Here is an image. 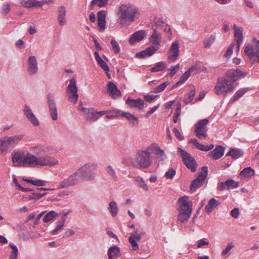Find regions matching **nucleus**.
Wrapping results in <instances>:
<instances>
[{"instance_id": "nucleus-36", "label": "nucleus", "mask_w": 259, "mask_h": 259, "mask_svg": "<svg viewBox=\"0 0 259 259\" xmlns=\"http://www.w3.org/2000/svg\"><path fill=\"white\" fill-rule=\"evenodd\" d=\"M110 0H92L90 3V7L93 8L95 7L99 8L105 7Z\"/></svg>"}, {"instance_id": "nucleus-33", "label": "nucleus", "mask_w": 259, "mask_h": 259, "mask_svg": "<svg viewBox=\"0 0 259 259\" xmlns=\"http://www.w3.org/2000/svg\"><path fill=\"white\" fill-rule=\"evenodd\" d=\"M65 222V218H63L61 220H59L56 223V227L55 229L51 231L52 235H57L59 234L62 230Z\"/></svg>"}, {"instance_id": "nucleus-25", "label": "nucleus", "mask_w": 259, "mask_h": 259, "mask_svg": "<svg viewBox=\"0 0 259 259\" xmlns=\"http://www.w3.org/2000/svg\"><path fill=\"white\" fill-rule=\"evenodd\" d=\"M238 187V183L232 179H230L225 182H220L219 184L218 188L221 191L226 189H234Z\"/></svg>"}, {"instance_id": "nucleus-16", "label": "nucleus", "mask_w": 259, "mask_h": 259, "mask_svg": "<svg viewBox=\"0 0 259 259\" xmlns=\"http://www.w3.org/2000/svg\"><path fill=\"white\" fill-rule=\"evenodd\" d=\"M77 92V89L76 81L74 78H72L70 80V83L67 87V93L69 95V99L74 104L76 103L78 98Z\"/></svg>"}, {"instance_id": "nucleus-52", "label": "nucleus", "mask_w": 259, "mask_h": 259, "mask_svg": "<svg viewBox=\"0 0 259 259\" xmlns=\"http://www.w3.org/2000/svg\"><path fill=\"white\" fill-rule=\"evenodd\" d=\"M154 23L157 27L158 28H163V26H165L166 24L163 20V19L160 17H156L154 19Z\"/></svg>"}, {"instance_id": "nucleus-54", "label": "nucleus", "mask_w": 259, "mask_h": 259, "mask_svg": "<svg viewBox=\"0 0 259 259\" xmlns=\"http://www.w3.org/2000/svg\"><path fill=\"white\" fill-rule=\"evenodd\" d=\"M111 44L114 52L116 54L118 53L120 51V47L118 43L115 40L112 39L111 41Z\"/></svg>"}, {"instance_id": "nucleus-49", "label": "nucleus", "mask_w": 259, "mask_h": 259, "mask_svg": "<svg viewBox=\"0 0 259 259\" xmlns=\"http://www.w3.org/2000/svg\"><path fill=\"white\" fill-rule=\"evenodd\" d=\"M12 250L10 255V259H17L18 250L17 246L12 244H9Z\"/></svg>"}, {"instance_id": "nucleus-55", "label": "nucleus", "mask_w": 259, "mask_h": 259, "mask_svg": "<svg viewBox=\"0 0 259 259\" xmlns=\"http://www.w3.org/2000/svg\"><path fill=\"white\" fill-rule=\"evenodd\" d=\"M234 247V245L232 243H228L225 249L222 252V256H225L229 254L230 250Z\"/></svg>"}, {"instance_id": "nucleus-12", "label": "nucleus", "mask_w": 259, "mask_h": 259, "mask_svg": "<svg viewBox=\"0 0 259 259\" xmlns=\"http://www.w3.org/2000/svg\"><path fill=\"white\" fill-rule=\"evenodd\" d=\"M208 121V119H204L200 120L195 124V133L199 139H205L207 137V124Z\"/></svg>"}, {"instance_id": "nucleus-59", "label": "nucleus", "mask_w": 259, "mask_h": 259, "mask_svg": "<svg viewBox=\"0 0 259 259\" xmlns=\"http://www.w3.org/2000/svg\"><path fill=\"white\" fill-rule=\"evenodd\" d=\"M106 12L102 10L99 11L97 13V20H106Z\"/></svg>"}, {"instance_id": "nucleus-5", "label": "nucleus", "mask_w": 259, "mask_h": 259, "mask_svg": "<svg viewBox=\"0 0 259 259\" xmlns=\"http://www.w3.org/2000/svg\"><path fill=\"white\" fill-rule=\"evenodd\" d=\"M136 162H133V165L138 168H147L152 164V158L150 152L146 150H139L137 152Z\"/></svg>"}, {"instance_id": "nucleus-51", "label": "nucleus", "mask_w": 259, "mask_h": 259, "mask_svg": "<svg viewBox=\"0 0 259 259\" xmlns=\"http://www.w3.org/2000/svg\"><path fill=\"white\" fill-rule=\"evenodd\" d=\"M246 91L244 89L239 90L237 91L232 98L231 99L230 101L233 102L237 100L239 98H241L245 93Z\"/></svg>"}, {"instance_id": "nucleus-61", "label": "nucleus", "mask_w": 259, "mask_h": 259, "mask_svg": "<svg viewBox=\"0 0 259 259\" xmlns=\"http://www.w3.org/2000/svg\"><path fill=\"white\" fill-rule=\"evenodd\" d=\"M28 7H41L42 4V1L39 2L36 0H33L28 3Z\"/></svg>"}, {"instance_id": "nucleus-34", "label": "nucleus", "mask_w": 259, "mask_h": 259, "mask_svg": "<svg viewBox=\"0 0 259 259\" xmlns=\"http://www.w3.org/2000/svg\"><path fill=\"white\" fill-rule=\"evenodd\" d=\"M134 179L139 187L146 191H148L149 190L148 186L143 178L140 176H137L134 177Z\"/></svg>"}, {"instance_id": "nucleus-18", "label": "nucleus", "mask_w": 259, "mask_h": 259, "mask_svg": "<svg viewBox=\"0 0 259 259\" xmlns=\"http://www.w3.org/2000/svg\"><path fill=\"white\" fill-rule=\"evenodd\" d=\"M149 151H151L156 155L159 161H164L166 158L164 151L156 143L151 144L147 147Z\"/></svg>"}, {"instance_id": "nucleus-30", "label": "nucleus", "mask_w": 259, "mask_h": 259, "mask_svg": "<svg viewBox=\"0 0 259 259\" xmlns=\"http://www.w3.org/2000/svg\"><path fill=\"white\" fill-rule=\"evenodd\" d=\"M225 152V148L221 146L216 147L212 150L209 155L211 156L213 159L217 160L220 159L223 156Z\"/></svg>"}, {"instance_id": "nucleus-17", "label": "nucleus", "mask_w": 259, "mask_h": 259, "mask_svg": "<svg viewBox=\"0 0 259 259\" xmlns=\"http://www.w3.org/2000/svg\"><path fill=\"white\" fill-rule=\"evenodd\" d=\"M78 109L82 113V115L86 120L88 121H95L98 119L97 111H95L94 108H86L79 106Z\"/></svg>"}, {"instance_id": "nucleus-62", "label": "nucleus", "mask_w": 259, "mask_h": 259, "mask_svg": "<svg viewBox=\"0 0 259 259\" xmlns=\"http://www.w3.org/2000/svg\"><path fill=\"white\" fill-rule=\"evenodd\" d=\"M73 193V191L70 190H65L61 191L58 194V196L63 197L64 196H67L71 195Z\"/></svg>"}, {"instance_id": "nucleus-39", "label": "nucleus", "mask_w": 259, "mask_h": 259, "mask_svg": "<svg viewBox=\"0 0 259 259\" xmlns=\"http://www.w3.org/2000/svg\"><path fill=\"white\" fill-rule=\"evenodd\" d=\"M108 210L113 217H115L117 215L118 208L116 203L114 201H111L109 204Z\"/></svg>"}, {"instance_id": "nucleus-24", "label": "nucleus", "mask_w": 259, "mask_h": 259, "mask_svg": "<svg viewBox=\"0 0 259 259\" xmlns=\"http://www.w3.org/2000/svg\"><path fill=\"white\" fill-rule=\"evenodd\" d=\"M149 40L152 45L157 46V48H159V46L162 41V37L161 34L157 31V28L154 29V31L151 36L149 37Z\"/></svg>"}, {"instance_id": "nucleus-13", "label": "nucleus", "mask_w": 259, "mask_h": 259, "mask_svg": "<svg viewBox=\"0 0 259 259\" xmlns=\"http://www.w3.org/2000/svg\"><path fill=\"white\" fill-rule=\"evenodd\" d=\"M130 228L134 229V233H132L128 237V241L133 251L137 250L139 249L138 241H139L142 237V235H144V233H139L138 230L135 228L134 225H131Z\"/></svg>"}, {"instance_id": "nucleus-3", "label": "nucleus", "mask_w": 259, "mask_h": 259, "mask_svg": "<svg viewBox=\"0 0 259 259\" xmlns=\"http://www.w3.org/2000/svg\"><path fill=\"white\" fill-rule=\"evenodd\" d=\"M117 21L122 26H127L138 19L141 13L139 8L134 4L126 2L121 3L116 12Z\"/></svg>"}, {"instance_id": "nucleus-21", "label": "nucleus", "mask_w": 259, "mask_h": 259, "mask_svg": "<svg viewBox=\"0 0 259 259\" xmlns=\"http://www.w3.org/2000/svg\"><path fill=\"white\" fill-rule=\"evenodd\" d=\"M23 112L26 118L34 126H38L39 124L38 120L36 117L29 106L25 105Z\"/></svg>"}, {"instance_id": "nucleus-37", "label": "nucleus", "mask_w": 259, "mask_h": 259, "mask_svg": "<svg viewBox=\"0 0 259 259\" xmlns=\"http://www.w3.org/2000/svg\"><path fill=\"white\" fill-rule=\"evenodd\" d=\"M7 137L8 138V143L9 142L11 145V147L13 148L22 139L23 135H19Z\"/></svg>"}, {"instance_id": "nucleus-63", "label": "nucleus", "mask_w": 259, "mask_h": 259, "mask_svg": "<svg viewBox=\"0 0 259 259\" xmlns=\"http://www.w3.org/2000/svg\"><path fill=\"white\" fill-rule=\"evenodd\" d=\"M46 193L41 194L39 193H33L32 195L30 196L29 200L34 199L35 200H38L44 196Z\"/></svg>"}, {"instance_id": "nucleus-27", "label": "nucleus", "mask_w": 259, "mask_h": 259, "mask_svg": "<svg viewBox=\"0 0 259 259\" xmlns=\"http://www.w3.org/2000/svg\"><path fill=\"white\" fill-rule=\"evenodd\" d=\"M126 104L132 108L136 107L140 110L143 109L144 106V101L140 98L137 100L128 98L126 101Z\"/></svg>"}, {"instance_id": "nucleus-2", "label": "nucleus", "mask_w": 259, "mask_h": 259, "mask_svg": "<svg viewBox=\"0 0 259 259\" xmlns=\"http://www.w3.org/2000/svg\"><path fill=\"white\" fill-rule=\"evenodd\" d=\"M247 73L239 69L228 70L223 78H219L214 87V92L219 95H225L232 92L235 88L234 83L240 77H244Z\"/></svg>"}, {"instance_id": "nucleus-43", "label": "nucleus", "mask_w": 259, "mask_h": 259, "mask_svg": "<svg viewBox=\"0 0 259 259\" xmlns=\"http://www.w3.org/2000/svg\"><path fill=\"white\" fill-rule=\"evenodd\" d=\"M1 149L3 152L6 151L8 149L12 148L11 145L8 143V138L7 137L4 139L0 140Z\"/></svg>"}, {"instance_id": "nucleus-9", "label": "nucleus", "mask_w": 259, "mask_h": 259, "mask_svg": "<svg viewBox=\"0 0 259 259\" xmlns=\"http://www.w3.org/2000/svg\"><path fill=\"white\" fill-rule=\"evenodd\" d=\"M79 177L80 176L78 169L76 172L69 176L66 179L60 182L57 188L64 189L78 184L79 182Z\"/></svg>"}, {"instance_id": "nucleus-64", "label": "nucleus", "mask_w": 259, "mask_h": 259, "mask_svg": "<svg viewBox=\"0 0 259 259\" xmlns=\"http://www.w3.org/2000/svg\"><path fill=\"white\" fill-rule=\"evenodd\" d=\"M32 184L38 186H43L46 185V181L41 180H33Z\"/></svg>"}, {"instance_id": "nucleus-35", "label": "nucleus", "mask_w": 259, "mask_h": 259, "mask_svg": "<svg viewBox=\"0 0 259 259\" xmlns=\"http://www.w3.org/2000/svg\"><path fill=\"white\" fill-rule=\"evenodd\" d=\"M96 60L98 62L99 66L105 71H109V68L107 65L106 63L101 58L98 52H95L94 53Z\"/></svg>"}, {"instance_id": "nucleus-50", "label": "nucleus", "mask_w": 259, "mask_h": 259, "mask_svg": "<svg viewBox=\"0 0 259 259\" xmlns=\"http://www.w3.org/2000/svg\"><path fill=\"white\" fill-rule=\"evenodd\" d=\"M121 116L125 117L129 121H137L138 118L129 112H123L121 113Z\"/></svg>"}, {"instance_id": "nucleus-31", "label": "nucleus", "mask_w": 259, "mask_h": 259, "mask_svg": "<svg viewBox=\"0 0 259 259\" xmlns=\"http://www.w3.org/2000/svg\"><path fill=\"white\" fill-rule=\"evenodd\" d=\"M158 49L159 48H157V46L151 45L147 48L144 51L140 53L139 55L142 58H144L146 56H151L153 55Z\"/></svg>"}, {"instance_id": "nucleus-23", "label": "nucleus", "mask_w": 259, "mask_h": 259, "mask_svg": "<svg viewBox=\"0 0 259 259\" xmlns=\"http://www.w3.org/2000/svg\"><path fill=\"white\" fill-rule=\"evenodd\" d=\"M147 35V32L144 30H140L135 32L132 35L129 40V42L131 44H134L137 42L143 40Z\"/></svg>"}, {"instance_id": "nucleus-32", "label": "nucleus", "mask_w": 259, "mask_h": 259, "mask_svg": "<svg viewBox=\"0 0 259 259\" xmlns=\"http://www.w3.org/2000/svg\"><path fill=\"white\" fill-rule=\"evenodd\" d=\"M220 204L219 201L217 200L214 198H211L209 200L208 204L205 206V209L207 213L211 212L213 210L219 206Z\"/></svg>"}, {"instance_id": "nucleus-41", "label": "nucleus", "mask_w": 259, "mask_h": 259, "mask_svg": "<svg viewBox=\"0 0 259 259\" xmlns=\"http://www.w3.org/2000/svg\"><path fill=\"white\" fill-rule=\"evenodd\" d=\"M166 67V63L161 61L157 63L154 66L150 69V71L152 72H156L163 71Z\"/></svg>"}, {"instance_id": "nucleus-53", "label": "nucleus", "mask_w": 259, "mask_h": 259, "mask_svg": "<svg viewBox=\"0 0 259 259\" xmlns=\"http://www.w3.org/2000/svg\"><path fill=\"white\" fill-rule=\"evenodd\" d=\"M180 65L179 64H177L175 66H172L168 69V71L169 72L167 75L172 77L180 69Z\"/></svg>"}, {"instance_id": "nucleus-40", "label": "nucleus", "mask_w": 259, "mask_h": 259, "mask_svg": "<svg viewBox=\"0 0 259 259\" xmlns=\"http://www.w3.org/2000/svg\"><path fill=\"white\" fill-rule=\"evenodd\" d=\"M194 70H195V67H193L190 68L187 71H186L181 77L180 80L177 82V84H182L185 81H186L188 79V78L190 77L191 72H192Z\"/></svg>"}, {"instance_id": "nucleus-11", "label": "nucleus", "mask_w": 259, "mask_h": 259, "mask_svg": "<svg viewBox=\"0 0 259 259\" xmlns=\"http://www.w3.org/2000/svg\"><path fill=\"white\" fill-rule=\"evenodd\" d=\"M179 152L187 167L190 169L193 172L195 171L197 168V164L194 158L187 151L181 148H179Z\"/></svg>"}, {"instance_id": "nucleus-7", "label": "nucleus", "mask_w": 259, "mask_h": 259, "mask_svg": "<svg viewBox=\"0 0 259 259\" xmlns=\"http://www.w3.org/2000/svg\"><path fill=\"white\" fill-rule=\"evenodd\" d=\"M244 55L252 63L259 62V43L253 40L251 43L246 44L244 50Z\"/></svg>"}, {"instance_id": "nucleus-47", "label": "nucleus", "mask_w": 259, "mask_h": 259, "mask_svg": "<svg viewBox=\"0 0 259 259\" xmlns=\"http://www.w3.org/2000/svg\"><path fill=\"white\" fill-rule=\"evenodd\" d=\"M57 213L53 210L50 211L47 213L43 218V221L45 223L49 222L52 221L56 215Z\"/></svg>"}, {"instance_id": "nucleus-26", "label": "nucleus", "mask_w": 259, "mask_h": 259, "mask_svg": "<svg viewBox=\"0 0 259 259\" xmlns=\"http://www.w3.org/2000/svg\"><path fill=\"white\" fill-rule=\"evenodd\" d=\"M233 28L234 30V36L235 40L238 45V49L242 42L243 39V28L241 27H238L236 24H234Z\"/></svg>"}, {"instance_id": "nucleus-58", "label": "nucleus", "mask_w": 259, "mask_h": 259, "mask_svg": "<svg viewBox=\"0 0 259 259\" xmlns=\"http://www.w3.org/2000/svg\"><path fill=\"white\" fill-rule=\"evenodd\" d=\"M234 46V44H232L229 46V47L227 48L226 53L224 54V57L229 58L232 55V54L233 53V49Z\"/></svg>"}, {"instance_id": "nucleus-6", "label": "nucleus", "mask_w": 259, "mask_h": 259, "mask_svg": "<svg viewBox=\"0 0 259 259\" xmlns=\"http://www.w3.org/2000/svg\"><path fill=\"white\" fill-rule=\"evenodd\" d=\"M97 164L94 162L87 163L78 169L81 179L84 181H94L96 177Z\"/></svg>"}, {"instance_id": "nucleus-42", "label": "nucleus", "mask_w": 259, "mask_h": 259, "mask_svg": "<svg viewBox=\"0 0 259 259\" xmlns=\"http://www.w3.org/2000/svg\"><path fill=\"white\" fill-rule=\"evenodd\" d=\"M105 170L107 175L110 177V179L114 180L117 179V176L116 175L115 170L111 165H109L106 166L105 167Z\"/></svg>"}, {"instance_id": "nucleus-57", "label": "nucleus", "mask_w": 259, "mask_h": 259, "mask_svg": "<svg viewBox=\"0 0 259 259\" xmlns=\"http://www.w3.org/2000/svg\"><path fill=\"white\" fill-rule=\"evenodd\" d=\"M197 243V248H201L205 245H208L209 243V241L205 238L199 240Z\"/></svg>"}, {"instance_id": "nucleus-14", "label": "nucleus", "mask_w": 259, "mask_h": 259, "mask_svg": "<svg viewBox=\"0 0 259 259\" xmlns=\"http://www.w3.org/2000/svg\"><path fill=\"white\" fill-rule=\"evenodd\" d=\"M38 70V63L36 57L34 55L30 56L27 60V73L30 75H33L37 73Z\"/></svg>"}, {"instance_id": "nucleus-60", "label": "nucleus", "mask_w": 259, "mask_h": 259, "mask_svg": "<svg viewBox=\"0 0 259 259\" xmlns=\"http://www.w3.org/2000/svg\"><path fill=\"white\" fill-rule=\"evenodd\" d=\"M98 25L99 27V31H103L106 28V20H98Z\"/></svg>"}, {"instance_id": "nucleus-1", "label": "nucleus", "mask_w": 259, "mask_h": 259, "mask_svg": "<svg viewBox=\"0 0 259 259\" xmlns=\"http://www.w3.org/2000/svg\"><path fill=\"white\" fill-rule=\"evenodd\" d=\"M12 161L15 166L44 167L54 166L58 164V160L55 157L49 156L36 157L29 152L23 151L15 152L12 155Z\"/></svg>"}, {"instance_id": "nucleus-48", "label": "nucleus", "mask_w": 259, "mask_h": 259, "mask_svg": "<svg viewBox=\"0 0 259 259\" xmlns=\"http://www.w3.org/2000/svg\"><path fill=\"white\" fill-rule=\"evenodd\" d=\"M169 84V82L168 81L163 82L157 87L154 88L153 92L155 93H161L166 89Z\"/></svg>"}, {"instance_id": "nucleus-45", "label": "nucleus", "mask_w": 259, "mask_h": 259, "mask_svg": "<svg viewBox=\"0 0 259 259\" xmlns=\"http://www.w3.org/2000/svg\"><path fill=\"white\" fill-rule=\"evenodd\" d=\"M254 175V170L250 167L245 168L240 172V175L245 178H250Z\"/></svg>"}, {"instance_id": "nucleus-46", "label": "nucleus", "mask_w": 259, "mask_h": 259, "mask_svg": "<svg viewBox=\"0 0 259 259\" xmlns=\"http://www.w3.org/2000/svg\"><path fill=\"white\" fill-rule=\"evenodd\" d=\"M215 39V36L214 35H211L210 36L206 37L203 40L204 46L205 48H209L212 43L214 42Z\"/></svg>"}, {"instance_id": "nucleus-56", "label": "nucleus", "mask_w": 259, "mask_h": 259, "mask_svg": "<svg viewBox=\"0 0 259 259\" xmlns=\"http://www.w3.org/2000/svg\"><path fill=\"white\" fill-rule=\"evenodd\" d=\"M176 170L173 168H170L165 173V177L167 179H172L176 175Z\"/></svg>"}, {"instance_id": "nucleus-38", "label": "nucleus", "mask_w": 259, "mask_h": 259, "mask_svg": "<svg viewBox=\"0 0 259 259\" xmlns=\"http://www.w3.org/2000/svg\"><path fill=\"white\" fill-rule=\"evenodd\" d=\"M243 154V152L239 149L232 148L227 154V155L231 156L234 159H237Z\"/></svg>"}, {"instance_id": "nucleus-22", "label": "nucleus", "mask_w": 259, "mask_h": 259, "mask_svg": "<svg viewBox=\"0 0 259 259\" xmlns=\"http://www.w3.org/2000/svg\"><path fill=\"white\" fill-rule=\"evenodd\" d=\"M67 11L64 6H61L58 7L57 11V20L58 24L63 26L66 24L67 20L66 19Z\"/></svg>"}, {"instance_id": "nucleus-8", "label": "nucleus", "mask_w": 259, "mask_h": 259, "mask_svg": "<svg viewBox=\"0 0 259 259\" xmlns=\"http://www.w3.org/2000/svg\"><path fill=\"white\" fill-rule=\"evenodd\" d=\"M30 151L36 157L51 156L49 154L52 153V148L47 144H38L33 145L30 147Z\"/></svg>"}, {"instance_id": "nucleus-44", "label": "nucleus", "mask_w": 259, "mask_h": 259, "mask_svg": "<svg viewBox=\"0 0 259 259\" xmlns=\"http://www.w3.org/2000/svg\"><path fill=\"white\" fill-rule=\"evenodd\" d=\"M195 94V89L192 87L190 91V93L186 95L184 102L186 104L190 103L193 100Z\"/></svg>"}, {"instance_id": "nucleus-20", "label": "nucleus", "mask_w": 259, "mask_h": 259, "mask_svg": "<svg viewBox=\"0 0 259 259\" xmlns=\"http://www.w3.org/2000/svg\"><path fill=\"white\" fill-rule=\"evenodd\" d=\"M107 92L113 99L120 97L121 95V92L118 89L116 85L111 81L107 84Z\"/></svg>"}, {"instance_id": "nucleus-10", "label": "nucleus", "mask_w": 259, "mask_h": 259, "mask_svg": "<svg viewBox=\"0 0 259 259\" xmlns=\"http://www.w3.org/2000/svg\"><path fill=\"white\" fill-rule=\"evenodd\" d=\"M208 175V168L207 166H203L198 177L194 180L190 187L191 192H195L198 188L201 187Z\"/></svg>"}, {"instance_id": "nucleus-15", "label": "nucleus", "mask_w": 259, "mask_h": 259, "mask_svg": "<svg viewBox=\"0 0 259 259\" xmlns=\"http://www.w3.org/2000/svg\"><path fill=\"white\" fill-rule=\"evenodd\" d=\"M179 42L176 40L172 42L168 51L167 60L169 62H174L178 59L179 55Z\"/></svg>"}, {"instance_id": "nucleus-29", "label": "nucleus", "mask_w": 259, "mask_h": 259, "mask_svg": "<svg viewBox=\"0 0 259 259\" xmlns=\"http://www.w3.org/2000/svg\"><path fill=\"white\" fill-rule=\"evenodd\" d=\"M108 255L109 259L120 258L121 253L119 248L116 245L110 247L108 250Z\"/></svg>"}, {"instance_id": "nucleus-4", "label": "nucleus", "mask_w": 259, "mask_h": 259, "mask_svg": "<svg viewBox=\"0 0 259 259\" xmlns=\"http://www.w3.org/2000/svg\"><path fill=\"white\" fill-rule=\"evenodd\" d=\"M178 211V222L184 224L190 219L193 209L192 202L187 196L180 197L177 204Z\"/></svg>"}, {"instance_id": "nucleus-19", "label": "nucleus", "mask_w": 259, "mask_h": 259, "mask_svg": "<svg viewBox=\"0 0 259 259\" xmlns=\"http://www.w3.org/2000/svg\"><path fill=\"white\" fill-rule=\"evenodd\" d=\"M48 104L51 116L53 120H56L58 119V113L55 98L53 95H48Z\"/></svg>"}, {"instance_id": "nucleus-28", "label": "nucleus", "mask_w": 259, "mask_h": 259, "mask_svg": "<svg viewBox=\"0 0 259 259\" xmlns=\"http://www.w3.org/2000/svg\"><path fill=\"white\" fill-rule=\"evenodd\" d=\"M190 143H192L196 148L197 149L203 151H208L210 150H211L214 147L213 144H210L209 145H204L199 143L197 140L196 139H191L190 141Z\"/></svg>"}]
</instances>
